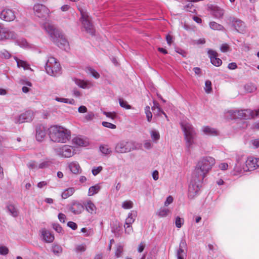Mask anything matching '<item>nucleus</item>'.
I'll list each match as a JSON object with an SVG mask.
<instances>
[{
  "label": "nucleus",
  "mask_w": 259,
  "mask_h": 259,
  "mask_svg": "<svg viewBox=\"0 0 259 259\" xmlns=\"http://www.w3.org/2000/svg\"><path fill=\"white\" fill-rule=\"evenodd\" d=\"M215 164V159L211 157H205L201 159L197 163L192 175L199 181H203L206 174Z\"/></svg>",
  "instance_id": "nucleus-1"
},
{
  "label": "nucleus",
  "mask_w": 259,
  "mask_h": 259,
  "mask_svg": "<svg viewBox=\"0 0 259 259\" xmlns=\"http://www.w3.org/2000/svg\"><path fill=\"white\" fill-rule=\"evenodd\" d=\"M44 28L50 35L52 40L59 48L65 50L68 48V42L62 33L57 29L55 25L46 23L44 25Z\"/></svg>",
  "instance_id": "nucleus-2"
},
{
  "label": "nucleus",
  "mask_w": 259,
  "mask_h": 259,
  "mask_svg": "<svg viewBox=\"0 0 259 259\" xmlns=\"http://www.w3.org/2000/svg\"><path fill=\"white\" fill-rule=\"evenodd\" d=\"M48 131L50 138L55 142L66 143L71 138L70 131L61 126H52Z\"/></svg>",
  "instance_id": "nucleus-3"
},
{
  "label": "nucleus",
  "mask_w": 259,
  "mask_h": 259,
  "mask_svg": "<svg viewBox=\"0 0 259 259\" xmlns=\"http://www.w3.org/2000/svg\"><path fill=\"white\" fill-rule=\"evenodd\" d=\"M181 125L184 133L186 145L188 148H192L196 137L195 128L191 124L187 122H181Z\"/></svg>",
  "instance_id": "nucleus-4"
},
{
  "label": "nucleus",
  "mask_w": 259,
  "mask_h": 259,
  "mask_svg": "<svg viewBox=\"0 0 259 259\" xmlns=\"http://www.w3.org/2000/svg\"><path fill=\"white\" fill-rule=\"evenodd\" d=\"M46 72L52 76H57L61 74V67L57 59L53 57H49L46 63Z\"/></svg>",
  "instance_id": "nucleus-5"
},
{
  "label": "nucleus",
  "mask_w": 259,
  "mask_h": 259,
  "mask_svg": "<svg viewBox=\"0 0 259 259\" xmlns=\"http://www.w3.org/2000/svg\"><path fill=\"white\" fill-rule=\"evenodd\" d=\"M137 144L133 141L122 140L117 143L115 147L117 153H126L137 149Z\"/></svg>",
  "instance_id": "nucleus-6"
},
{
  "label": "nucleus",
  "mask_w": 259,
  "mask_h": 259,
  "mask_svg": "<svg viewBox=\"0 0 259 259\" xmlns=\"http://www.w3.org/2000/svg\"><path fill=\"white\" fill-rule=\"evenodd\" d=\"M197 178H195L192 175V178L190 181L188 188V197L190 199L194 198L199 193L200 190L201 183L202 181H199Z\"/></svg>",
  "instance_id": "nucleus-7"
},
{
  "label": "nucleus",
  "mask_w": 259,
  "mask_h": 259,
  "mask_svg": "<svg viewBox=\"0 0 259 259\" xmlns=\"http://www.w3.org/2000/svg\"><path fill=\"white\" fill-rule=\"evenodd\" d=\"M78 10L81 14L80 21L84 28L88 33L93 35L95 30L92 24L90 22L88 13L81 8H79Z\"/></svg>",
  "instance_id": "nucleus-8"
},
{
  "label": "nucleus",
  "mask_w": 259,
  "mask_h": 259,
  "mask_svg": "<svg viewBox=\"0 0 259 259\" xmlns=\"http://www.w3.org/2000/svg\"><path fill=\"white\" fill-rule=\"evenodd\" d=\"M234 113L235 117L239 118H254L259 115V109L254 111L250 110L236 111L234 112Z\"/></svg>",
  "instance_id": "nucleus-9"
},
{
  "label": "nucleus",
  "mask_w": 259,
  "mask_h": 259,
  "mask_svg": "<svg viewBox=\"0 0 259 259\" xmlns=\"http://www.w3.org/2000/svg\"><path fill=\"white\" fill-rule=\"evenodd\" d=\"M56 152L57 155L64 158L70 157L74 155L72 147L69 145H64L61 147L57 148Z\"/></svg>",
  "instance_id": "nucleus-10"
},
{
  "label": "nucleus",
  "mask_w": 259,
  "mask_h": 259,
  "mask_svg": "<svg viewBox=\"0 0 259 259\" xmlns=\"http://www.w3.org/2000/svg\"><path fill=\"white\" fill-rule=\"evenodd\" d=\"M34 14L39 18H46L49 14V10L44 5L36 4L33 7Z\"/></svg>",
  "instance_id": "nucleus-11"
},
{
  "label": "nucleus",
  "mask_w": 259,
  "mask_h": 259,
  "mask_svg": "<svg viewBox=\"0 0 259 259\" xmlns=\"http://www.w3.org/2000/svg\"><path fill=\"white\" fill-rule=\"evenodd\" d=\"M256 168H259V159L252 157H249L247 159L245 165L243 167L245 171L252 170Z\"/></svg>",
  "instance_id": "nucleus-12"
},
{
  "label": "nucleus",
  "mask_w": 259,
  "mask_h": 259,
  "mask_svg": "<svg viewBox=\"0 0 259 259\" xmlns=\"http://www.w3.org/2000/svg\"><path fill=\"white\" fill-rule=\"evenodd\" d=\"M16 33L8 28L0 25V41L8 39H15Z\"/></svg>",
  "instance_id": "nucleus-13"
},
{
  "label": "nucleus",
  "mask_w": 259,
  "mask_h": 259,
  "mask_svg": "<svg viewBox=\"0 0 259 259\" xmlns=\"http://www.w3.org/2000/svg\"><path fill=\"white\" fill-rule=\"evenodd\" d=\"M34 118V113L33 111L29 110L21 114L18 117L16 118L15 122L16 123H21L25 122H30Z\"/></svg>",
  "instance_id": "nucleus-14"
},
{
  "label": "nucleus",
  "mask_w": 259,
  "mask_h": 259,
  "mask_svg": "<svg viewBox=\"0 0 259 259\" xmlns=\"http://www.w3.org/2000/svg\"><path fill=\"white\" fill-rule=\"evenodd\" d=\"M187 247L186 241L185 239H182L179 244V248L177 251V255L178 259H184L186 257Z\"/></svg>",
  "instance_id": "nucleus-15"
},
{
  "label": "nucleus",
  "mask_w": 259,
  "mask_h": 259,
  "mask_svg": "<svg viewBox=\"0 0 259 259\" xmlns=\"http://www.w3.org/2000/svg\"><path fill=\"white\" fill-rule=\"evenodd\" d=\"M208 9L215 18L222 19L224 15V10L217 6L211 5L208 6Z\"/></svg>",
  "instance_id": "nucleus-16"
},
{
  "label": "nucleus",
  "mask_w": 259,
  "mask_h": 259,
  "mask_svg": "<svg viewBox=\"0 0 259 259\" xmlns=\"http://www.w3.org/2000/svg\"><path fill=\"white\" fill-rule=\"evenodd\" d=\"M230 21L237 32L243 33L246 31V26L243 21L234 18H231Z\"/></svg>",
  "instance_id": "nucleus-17"
},
{
  "label": "nucleus",
  "mask_w": 259,
  "mask_h": 259,
  "mask_svg": "<svg viewBox=\"0 0 259 259\" xmlns=\"http://www.w3.org/2000/svg\"><path fill=\"white\" fill-rule=\"evenodd\" d=\"M15 18L14 12L10 9H5L0 14V18L6 21H13Z\"/></svg>",
  "instance_id": "nucleus-18"
},
{
  "label": "nucleus",
  "mask_w": 259,
  "mask_h": 259,
  "mask_svg": "<svg viewBox=\"0 0 259 259\" xmlns=\"http://www.w3.org/2000/svg\"><path fill=\"white\" fill-rule=\"evenodd\" d=\"M208 56L210 58L211 63L215 66H220L222 64V61L218 58V53L212 50L208 51Z\"/></svg>",
  "instance_id": "nucleus-19"
},
{
  "label": "nucleus",
  "mask_w": 259,
  "mask_h": 259,
  "mask_svg": "<svg viewBox=\"0 0 259 259\" xmlns=\"http://www.w3.org/2000/svg\"><path fill=\"white\" fill-rule=\"evenodd\" d=\"M36 139L37 141L41 142L45 138L47 134V128L42 125H38L36 127Z\"/></svg>",
  "instance_id": "nucleus-20"
},
{
  "label": "nucleus",
  "mask_w": 259,
  "mask_h": 259,
  "mask_svg": "<svg viewBox=\"0 0 259 259\" xmlns=\"http://www.w3.org/2000/svg\"><path fill=\"white\" fill-rule=\"evenodd\" d=\"M69 209L74 214H79L83 211L84 205L79 202L74 201L72 203Z\"/></svg>",
  "instance_id": "nucleus-21"
},
{
  "label": "nucleus",
  "mask_w": 259,
  "mask_h": 259,
  "mask_svg": "<svg viewBox=\"0 0 259 259\" xmlns=\"http://www.w3.org/2000/svg\"><path fill=\"white\" fill-rule=\"evenodd\" d=\"M74 81L75 84L82 89H89L93 87V83L89 80H83L75 78Z\"/></svg>",
  "instance_id": "nucleus-22"
},
{
  "label": "nucleus",
  "mask_w": 259,
  "mask_h": 259,
  "mask_svg": "<svg viewBox=\"0 0 259 259\" xmlns=\"http://www.w3.org/2000/svg\"><path fill=\"white\" fill-rule=\"evenodd\" d=\"M86 210L90 213L96 214L97 207L95 204L90 200H87L84 204Z\"/></svg>",
  "instance_id": "nucleus-23"
},
{
  "label": "nucleus",
  "mask_w": 259,
  "mask_h": 259,
  "mask_svg": "<svg viewBox=\"0 0 259 259\" xmlns=\"http://www.w3.org/2000/svg\"><path fill=\"white\" fill-rule=\"evenodd\" d=\"M68 168L74 174H78L81 172V167L77 162H72L68 164Z\"/></svg>",
  "instance_id": "nucleus-24"
},
{
  "label": "nucleus",
  "mask_w": 259,
  "mask_h": 259,
  "mask_svg": "<svg viewBox=\"0 0 259 259\" xmlns=\"http://www.w3.org/2000/svg\"><path fill=\"white\" fill-rule=\"evenodd\" d=\"M41 235L44 241L48 243L52 242L54 240V235L46 229L41 230Z\"/></svg>",
  "instance_id": "nucleus-25"
},
{
  "label": "nucleus",
  "mask_w": 259,
  "mask_h": 259,
  "mask_svg": "<svg viewBox=\"0 0 259 259\" xmlns=\"http://www.w3.org/2000/svg\"><path fill=\"white\" fill-rule=\"evenodd\" d=\"M73 143L79 146L85 147L89 145V142L83 138L76 137L72 140Z\"/></svg>",
  "instance_id": "nucleus-26"
},
{
  "label": "nucleus",
  "mask_w": 259,
  "mask_h": 259,
  "mask_svg": "<svg viewBox=\"0 0 259 259\" xmlns=\"http://www.w3.org/2000/svg\"><path fill=\"white\" fill-rule=\"evenodd\" d=\"M202 132L206 135L208 136H217L218 135V132L215 129L208 126H203L202 127Z\"/></svg>",
  "instance_id": "nucleus-27"
},
{
  "label": "nucleus",
  "mask_w": 259,
  "mask_h": 259,
  "mask_svg": "<svg viewBox=\"0 0 259 259\" xmlns=\"http://www.w3.org/2000/svg\"><path fill=\"white\" fill-rule=\"evenodd\" d=\"M152 110L154 115H159L161 113L163 114L166 117L167 115L166 114L161 110L158 103L154 101L153 106L152 107Z\"/></svg>",
  "instance_id": "nucleus-28"
},
{
  "label": "nucleus",
  "mask_w": 259,
  "mask_h": 259,
  "mask_svg": "<svg viewBox=\"0 0 259 259\" xmlns=\"http://www.w3.org/2000/svg\"><path fill=\"white\" fill-rule=\"evenodd\" d=\"M170 212L169 209L165 207H161L156 212V215L159 218H164L168 216Z\"/></svg>",
  "instance_id": "nucleus-29"
},
{
  "label": "nucleus",
  "mask_w": 259,
  "mask_h": 259,
  "mask_svg": "<svg viewBox=\"0 0 259 259\" xmlns=\"http://www.w3.org/2000/svg\"><path fill=\"white\" fill-rule=\"evenodd\" d=\"M14 59L17 62V66L19 68L22 67L24 70H28L30 69L29 64H28L26 62L23 61L22 60H20L18 59V58L16 57H15Z\"/></svg>",
  "instance_id": "nucleus-30"
},
{
  "label": "nucleus",
  "mask_w": 259,
  "mask_h": 259,
  "mask_svg": "<svg viewBox=\"0 0 259 259\" xmlns=\"http://www.w3.org/2000/svg\"><path fill=\"white\" fill-rule=\"evenodd\" d=\"M101 189V187L99 184H96L95 186L91 187L88 191V196H92L94 195L97 194Z\"/></svg>",
  "instance_id": "nucleus-31"
},
{
  "label": "nucleus",
  "mask_w": 259,
  "mask_h": 259,
  "mask_svg": "<svg viewBox=\"0 0 259 259\" xmlns=\"http://www.w3.org/2000/svg\"><path fill=\"white\" fill-rule=\"evenodd\" d=\"M74 189L73 188H69L65 190L62 193V197L63 199H66L71 196L74 193Z\"/></svg>",
  "instance_id": "nucleus-32"
},
{
  "label": "nucleus",
  "mask_w": 259,
  "mask_h": 259,
  "mask_svg": "<svg viewBox=\"0 0 259 259\" xmlns=\"http://www.w3.org/2000/svg\"><path fill=\"white\" fill-rule=\"evenodd\" d=\"M209 27L211 29L214 30H223L224 29V27L223 25L211 21L209 23Z\"/></svg>",
  "instance_id": "nucleus-33"
},
{
  "label": "nucleus",
  "mask_w": 259,
  "mask_h": 259,
  "mask_svg": "<svg viewBox=\"0 0 259 259\" xmlns=\"http://www.w3.org/2000/svg\"><path fill=\"white\" fill-rule=\"evenodd\" d=\"M86 71L88 73L91 74L93 77L96 79H98L100 77V74L96 71L94 68L88 67L86 68Z\"/></svg>",
  "instance_id": "nucleus-34"
},
{
  "label": "nucleus",
  "mask_w": 259,
  "mask_h": 259,
  "mask_svg": "<svg viewBox=\"0 0 259 259\" xmlns=\"http://www.w3.org/2000/svg\"><path fill=\"white\" fill-rule=\"evenodd\" d=\"M53 162L52 161L48 160L46 161H44L41 162L39 164H38L39 168H49L52 166Z\"/></svg>",
  "instance_id": "nucleus-35"
},
{
  "label": "nucleus",
  "mask_w": 259,
  "mask_h": 259,
  "mask_svg": "<svg viewBox=\"0 0 259 259\" xmlns=\"http://www.w3.org/2000/svg\"><path fill=\"white\" fill-rule=\"evenodd\" d=\"M8 209L10 214L13 217H17L18 215V210L14 205H9L8 206Z\"/></svg>",
  "instance_id": "nucleus-36"
},
{
  "label": "nucleus",
  "mask_w": 259,
  "mask_h": 259,
  "mask_svg": "<svg viewBox=\"0 0 259 259\" xmlns=\"http://www.w3.org/2000/svg\"><path fill=\"white\" fill-rule=\"evenodd\" d=\"M135 215H133L132 212H130L128 214V216L125 219V224L126 225H132V224L135 222Z\"/></svg>",
  "instance_id": "nucleus-37"
},
{
  "label": "nucleus",
  "mask_w": 259,
  "mask_h": 259,
  "mask_svg": "<svg viewBox=\"0 0 259 259\" xmlns=\"http://www.w3.org/2000/svg\"><path fill=\"white\" fill-rule=\"evenodd\" d=\"M150 135L152 139L154 141H157L160 138V135L159 132L155 130H151L150 131Z\"/></svg>",
  "instance_id": "nucleus-38"
},
{
  "label": "nucleus",
  "mask_w": 259,
  "mask_h": 259,
  "mask_svg": "<svg viewBox=\"0 0 259 259\" xmlns=\"http://www.w3.org/2000/svg\"><path fill=\"white\" fill-rule=\"evenodd\" d=\"M100 150L101 152L105 155H108L111 153V149L109 148L108 146L107 145L100 146Z\"/></svg>",
  "instance_id": "nucleus-39"
},
{
  "label": "nucleus",
  "mask_w": 259,
  "mask_h": 259,
  "mask_svg": "<svg viewBox=\"0 0 259 259\" xmlns=\"http://www.w3.org/2000/svg\"><path fill=\"white\" fill-rule=\"evenodd\" d=\"M244 89L247 93H252L256 90L255 86L251 83L246 84Z\"/></svg>",
  "instance_id": "nucleus-40"
},
{
  "label": "nucleus",
  "mask_w": 259,
  "mask_h": 259,
  "mask_svg": "<svg viewBox=\"0 0 259 259\" xmlns=\"http://www.w3.org/2000/svg\"><path fill=\"white\" fill-rule=\"evenodd\" d=\"M133 207V203L131 200L124 201L122 203V207L124 209H131Z\"/></svg>",
  "instance_id": "nucleus-41"
},
{
  "label": "nucleus",
  "mask_w": 259,
  "mask_h": 259,
  "mask_svg": "<svg viewBox=\"0 0 259 259\" xmlns=\"http://www.w3.org/2000/svg\"><path fill=\"white\" fill-rule=\"evenodd\" d=\"M145 112L146 115L147 119L148 122L151 121L152 118V114L150 111V107L147 106L145 108Z\"/></svg>",
  "instance_id": "nucleus-42"
},
{
  "label": "nucleus",
  "mask_w": 259,
  "mask_h": 259,
  "mask_svg": "<svg viewBox=\"0 0 259 259\" xmlns=\"http://www.w3.org/2000/svg\"><path fill=\"white\" fill-rule=\"evenodd\" d=\"M52 251L54 254L59 255L62 252V248L60 245H55L52 247Z\"/></svg>",
  "instance_id": "nucleus-43"
},
{
  "label": "nucleus",
  "mask_w": 259,
  "mask_h": 259,
  "mask_svg": "<svg viewBox=\"0 0 259 259\" xmlns=\"http://www.w3.org/2000/svg\"><path fill=\"white\" fill-rule=\"evenodd\" d=\"M204 90L205 92L207 94L210 93L211 92V82L210 80H208L205 81Z\"/></svg>",
  "instance_id": "nucleus-44"
},
{
  "label": "nucleus",
  "mask_w": 259,
  "mask_h": 259,
  "mask_svg": "<svg viewBox=\"0 0 259 259\" xmlns=\"http://www.w3.org/2000/svg\"><path fill=\"white\" fill-rule=\"evenodd\" d=\"M184 219L181 218L179 217H177L175 220V225L178 228H180L182 225L184 224Z\"/></svg>",
  "instance_id": "nucleus-45"
},
{
  "label": "nucleus",
  "mask_w": 259,
  "mask_h": 259,
  "mask_svg": "<svg viewBox=\"0 0 259 259\" xmlns=\"http://www.w3.org/2000/svg\"><path fill=\"white\" fill-rule=\"evenodd\" d=\"M119 105L122 108H124L127 109H131V106L128 105L126 101H124V100L122 99H119Z\"/></svg>",
  "instance_id": "nucleus-46"
},
{
  "label": "nucleus",
  "mask_w": 259,
  "mask_h": 259,
  "mask_svg": "<svg viewBox=\"0 0 259 259\" xmlns=\"http://www.w3.org/2000/svg\"><path fill=\"white\" fill-rule=\"evenodd\" d=\"M102 170L103 167L101 166L94 167L92 170V172L94 176H96L98 175Z\"/></svg>",
  "instance_id": "nucleus-47"
},
{
  "label": "nucleus",
  "mask_w": 259,
  "mask_h": 259,
  "mask_svg": "<svg viewBox=\"0 0 259 259\" xmlns=\"http://www.w3.org/2000/svg\"><path fill=\"white\" fill-rule=\"evenodd\" d=\"M0 56L5 59H9L11 56L10 53L6 50H3L0 52Z\"/></svg>",
  "instance_id": "nucleus-48"
},
{
  "label": "nucleus",
  "mask_w": 259,
  "mask_h": 259,
  "mask_svg": "<svg viewBox=\"0 0 259 259\" xmlns=\"http://www.w3.org/2000/svg\"><path fill=\"white\" fill-rule=\"evenodd\" d=\"M123 252V248L121 245H118L116 247V249L115 251V255L117 257H120L121 256V254Z\"/></svg>",
  "instance_id": "nucleus-49"
},
{
  "label": "nucleus",
  "mask_w": 259,
  "mask_h": 259,
  "mask_svg": "<svg viewBox=\"0 0 259 259\" xmlns=\"http://www.w3.org/2000/svg\"><path fill=\"white\" fill-rule=\"evenodd\" d=\"M103 113L104 115H106V117L110 118L112 119H115L116 117V114L115 112L104 111Z\"/></svg>",
  "instance_id": "nucleus-50"
},
{
  "label": "nucleus",
  "mask_w": 259,
  "mask_h": 259,
  "mask_svg": "<svg viewBox=\"0 0 259 259\" xmlns=\"http://www.w3.org/2000/svg\"><path fill=\"white\" fill-rule=\"evenodd\" d=\"M28 166L30 169L35 170L39 169L38 165H37L35 162H30L28 163Z\"/></svg>",
  "instance_id": "nucleus-51"
},
{
  "label": "nucleus",
  "mask_w": 259,
  "mask_h": 259,
  "mask_svg": "<svg viewBox=\"0 0 259 259\" xmlns=\"http://www.w3.org/2000/svg\"><path fill=\"white\" fill-rule=\"evenodd\" d=\"M17 42L18 45H19L21 47H26L28 46V43L26 41L25 39L21 38L17 41Z\"/></svg>",
  "instance_id": "nucleus-52"
},
{
  "label": "nucleus",
  "mask_w": 259,
  "mask_h": 259,
  "mask_svg": "<svg viewBox=\"0 0 259 259\" xmlns=\"http://www.w3.org/2000/svg\"><path fill=\"white\" fill-rule=\"evenodd\" d=\"M102 124L104 127L111 128V129H115L116 128V125L114 124H112L111 123L106 122V121H103L102 123Z\"/></svg>",
  "instance_id": "nucleus-53"
},
{
  "label": "nucleus",
  "mask_w": 259,
  "mask_h": 259,
  "mask_svg": "<svg viewBox=\"0 0 259 259\" xmlns=\"http://www.w3.org/2000/svg\"><path fill=\"white\" fill-rule=\"evenodd\" d=\"M124 230H125V233L126 234H130L133 232L132 225H128L124 224Z\"/></svg>",
  "instance_id": "nucleus-54"
},
{
  "label": "nucleus",
  "mask_w": 259,
  "mask_h": 259,
  "mask_svg": "<svg viewBox=\"0 0 259 259\" xmlns=\"http://www.w3.org/2000/svg\"><path fill=\"white\" fill-rule=\"evenodd\" d=\"M76 251L78 252H83L85 250V246L83 244L78 245L75 248Z\"/></svg>",
  "instance_id": "nucleus-55"
},
{
  "label": "nucleus",
  "mask_w": 259,
  "mask_h": 259,
  "mask_svg": "<svg viewBox=\"0 0 259 259\" xmlns=\"http://www.w3.org/2000/svg\"><path fill=\"white\" fill-rule=\"evenodd\" d=\"M9 252L8 248L5 246H0V254L6 255Z\"/></svg>",
  "instance_id": "nucleus-56"
},
{
  "label": "nucleus",
  "mask_w": 259,
  "mask_h": 259,
  "mask_svg": "<svg viewBox=\"0 0 259 259\" xmlns=\"http://www.w3.org/2000/svg\"><path fill=\"white\" fill-rule=\"evenodd\" d=\"M230 47L227 44H223L221 46L220 50L222 52H227L229 51Z\"/></svg>",
  "instance_id": "nucleus-57"
},
{
  "label": "nucleus",
  "mask_w": 259,
  "mask_h": 259,
  "mask_svg": "<svg viewBox=\"0 0 259 259\" xmlns=\"http://www.w3.org/2000/svg\"><path fill=\"white\" fill-rule=\"evenodd\" d=\"M146 246V243L144 242H141L138 246V251L139 252H142Z\"/></svg>",
  "instance_id": "nucleus-58"
},
{
  "label": "nucleus",
  "mask_w": 259,
  "mask_h": 259,
  "mask_svg": "<svg viewBox=\"0 0 259 259\" xmlns=\"http://www.w3.org/2000/svg\"><path fill=\"white\" fill-rule=\"evenodd\" d=\"M67 226L74 230H76L77 228L76 224L71 221L68 222Z\"/></svg>",
  "instance_id": "nucleus-59"
},
{
  "label": "nucleus",
  "mask_w": 259,
  "mask_h": 259,
  "mask_svg": "<svg viewBox=\"0 0 259 259\" xmlns=\"http://www.w3.org/2000/svg\"><path fill=\"white\" fill-rule=\"evenodd\" d=\"M53 227L58 233H62V228L59 224H54Z\"/></svg>",
  "instance_id": "nucleus-60"
},
{
  "label": "nucleus",
  "mask_w": 259,
  "mask_h": 259,
  "mask_svg": "<svg viewBox=\"0 0 259 259\" xmlns=\"http://www.w3.org/2000/svg\"><path fill=\"white\" fill-rule=\"evenodd\" d=\"M173 201V198L171 196H169L164 202V205L167 206L168 205L171 204Z\"/></svg>",
  "instance_id": "nucleus-61"
},
{
  "label": "nucleus",
  "mask_w": 259,
  "mask_h": 259,
  "mask_svg": "<svg viewBox=\"0 0 259 259\" xmlns=\"http://www.w3.org/2000/svg\"><path fill=\"white\" fill-rule=\"evenodd\" d=\"M58 219L61 222L64 223L65 222L66 216L64 214L60 213L58 214Z\"/></svg>",
  "instance_id": "nucleus-62"
},
{
  "label": "nucleus",
  "mask_w": 259,
  "mask_h": 259,
  "mask_svg": "<svg viewBox=\"0 0 259 259\" xmlns=\"http://www.w3.org/2000/svg\"><path fill=\"white\" fill-rule=\"evenodd\" d=\"M78 111L81 113H85L87 111V108L84 106H80L78 108Z\"/></svg>",
  "instance_id": "nucleus-63"
},
{
  "label": "nucleus",
  "mask_w": 259,
  "mask_h": 259,
  "mask_svg": "<svg viewBox=\"0 0 259 259\" xmlns=\"http://www.w3.org/2000/svg\"><path fill=\"white\" fill-rule=\"evenodd\" d=\"M193 5L192 3H189L184 7V9L187 11H191V9L193 8Z\"/></svg>",
  "instance_id": "nucleus-64"
}]
</instances>
